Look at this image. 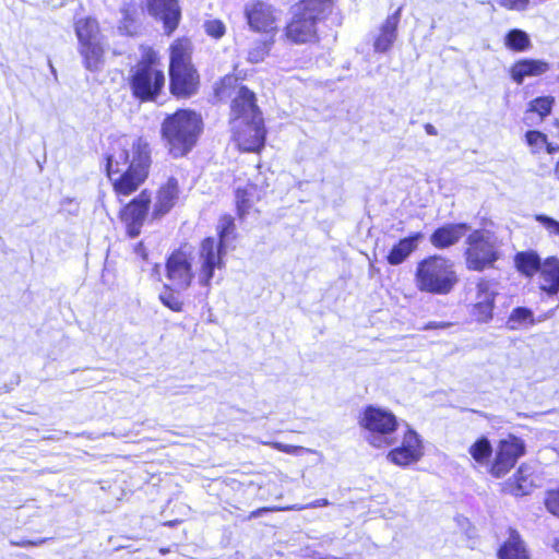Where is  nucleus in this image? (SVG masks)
Listing matches in <instances>:
<instances>
[{
    "mask_svg": "<svg viewBox=\"0 0 559 559\" xmlns=\"http://www.w3.org/2000/svg\"><path fill=\"white\" fill-rule=\"evenodd\" d=\"M151 165V150L142 138H122L107 157V174L118 197H128L144 182Z\"/></svg>",
    "mask_w": 559,
    "mask_h": 559,
    "instance_id": "obj_1",
    "label": "nucleus"
},
{
    "mask_svg": "<svg viewBox=\"0 0 559 559\" xmlns=\"http://www.w3.org/2000/svg\"><path fill=\"white\" fill-rule=\"evenodd\" d=\"M231 129L240 150L259 152L264 146L265 129L255 96L246 86H240L231 103Z\"/></svg>",
    "mask_w": 559,
    "mask_h": 559,
    "instance_id": "obj_2",
    "label": "nucleus"
},
{
    "mask_svg": "<svg viewBox=\"0 0 559 559\" xmlns=\"http://www.w3.org/2000/svg\"><path fill=\"white\" fill-rule=\"evenodd\" d=\"M201 116L188 109H179L167 116L162 123V135L174 157L188 154L202 132Z\"/></svg>",
    "mask_w": 559,
    "mask_h": 559,
    "instance_id": "obj_3",
    "label": "nucleus"
},
{
    "mask_svg": "<svg viewBox=\"0 0 559 559\" xmlns=\"http://www.w3.org/2000/svg\"><path fill=\"white\" fill-rule=\"evenodd\" d=\"M456 283L457 276L454 271V264L444 257L431 255L417 264L415 285L420 292L447 295Z\"/></svg>",
    "mask_w": 559,
    "mask_h": 559,
    "instance_id": "obj_4",
    "label": "nucleus"
},
{
    "mask_svg": "<svg viewBox=\"0 0 559 559\" xmlns=\"http://www.w3.org/2000/svg\"><path fill=\"white\" fill-rule=\"evenodd\" d=\"M170 91L178 97H189L195 93L199 76L190 62V43L178 39L170 47Z\"/></svg>",
    "mask_w": 559,
    "mask_h": 559,
    "instance_id": "obj_5",
    "label": "nucleus"
},
{
    "mask_svg": "<svg viewBox=\"0 0 559 559\" xmlns=\"http://www.w3.org/2000/svg\"><path fill=\"white\" fill-rule=\"evenodd\" d=\"M359 425L367 432L366 440L374 448H388L396 441L394 433L399 427L397 418L385 408L373 405L365 407Z\"/></svg>",
    "mask_w": 559,
    "mask_h": 559,
    "instance_id": "obj_6",
    "label": "nucleus"
},
{
    "mask_svg": "<svg viewBox=\"0 0 559 559\" xmlns=\"http://www.w3.org/2000/svg\"><path fill=\"white\" fill-rule=\"evenodd\" d=\"M157 61L156 52L147 49L134 68L131 88L133 95L141 100L155 99L165 85V74Z\"/></svg>",
    "mask_w": 559,
    "mask_h": 559,
    "instance_id": "obj_7",
    "label": "nucleus"
},
{
    "mask_svg": "<svg viewBox=\"0 0 559 559\" xmlns=\"http://www.w3.org/2000/svg\"><path fill=\"white\" fill-rule=\"evenodd\" d=\"M466 266L473 271L491 267L499 259V241L497 236L486 229L474 230L466 239Z\"/></svg>",
    "mask_w": 559,
    "mask_h": 559,
    "instance_id": "obj_8",
    "label": "nucleus"
},
{
    "mask_svg": "<svg viewBox=\"0 0 559 559\" xmlns=\"http://www.w3.org/2000/svg\"><path fill=\"white\" fill-rule=\"evenodd\" d=\"M75 34L84 67L88 71H98L103 64L104 48L97 21L92 17L78 20Z\"/></svg>",
    "mask_w": 559,
    "mask_h": 559,
    "instance_id": "obj_9",
    "label": "nucleus"
},
{
    "mask_svg": "<svg viewBox=\"0 0 559 559\" xmlns=\"http://www.w3.org/2000/svg\"><path fill=\"white\" fill-rule=\"evenodd\" d=\"M226 247L216 242L212 237L202 240L198 252V281L199 284L209 287L214 277L215 270L225 267L224 254Z\"/></svg>",
    "mask_w": 559,
    "mask_h": 559,
    "instance_id": "obj_10",
    "label": "nucleus"
},
{
    "mask_svg": "<svg viewBox=\"0 0 559 559\" xmlns=\"http://www.w3.org/2000/svg\"><path fill=\"white\" fill-rule=\"evenodd\" d=\"M321 14L298 4L285 28L286 38L294 44L314 41L317 39V22Z\"/></svg>",
    "mask_w": 559,
    "mask_h": 559,
    "instance_id": "obj_11",
    "label": "nucleus"
},
{
    "mask_svg": "<svg viewBox=\"0 0 559 559\" xmlns=\"http://www.w3.org/2000/svg\"><path fill=\"white\" fill-rule=\"evenodd\" d=\"M524 453L525 444L520 438L510 436L500 441L496 457L489 468L490 474L496 478L504 476Z\"/></svg>",
    "mask_w": 559,
    "mask_h": 559,
    "instance_id": "obj_12",
    "label": "nucleus"
},
{
    "mask_svg": "<svg viewBox=\"0 0 559 559\" xmlns=\"http://www.w3.org/2000/svg\"><path fill=\"white\" fill-rule=\"evenodd\" d=\"M166 275L177 290L187 289L194 276L188 254L178 250L170 254L166 263Z\"/></svg>",
    "mask_w": 559,
    "mask_h": 559,
    "instance_id": "obj_13",
    "label": "nucleus"
},
{
    "mask_svg": "<svg viewBox=\"0 0 559 559\" xmlns=\"http://www.w3.org/2000/svg\"><path fill=\"white\" fill-rule=\"evenodd\" d=\"M423 444L418 433L408 429L403 436L402 444L388 453V460L399 466L416 463L423 456Z\"/></svg>",
    "mask_w": 559,
    "mask_h": 559,
    "instance_id": "obj_14",
    "label": "nucleus"
},
{
    "mask_svg": "<svg viewBox=\"0 0 559 559\" xmlns=\"http://www.w3.org/2000/svg\"><path fill=\"white\" fill-rule=\"evenodd\" d=\"M245 16L249 27L254 32L269 33L276 28V11L263 1H254L245 5Z\"/></svg>",
    "mask_w": 559,
    "mask_h": 559,
    "instance_id": "obj_15",
    "label": "nucleus"
},
{
    "mask_svg": "<svg viewBox=\"0 0 559 559\" xmlns=\"http://www.w3.org/2000/svg\"><path fill=\"white\" fill-rule=\"evenodd\" d=\"M151 195L142 191L133 199L121 213V218L127 227V233L131 238L140 235L141 227L147 214Z\"/></svg>",
    "mask_w": 559,
    "mask_h": 559,
    "instance_id": "obj_16",
    "label": "nucleus"
},
{
    "mask_svg": "<svg viewBox=\"0 0 559 559\" xmlns=\"http://www.w3.org/2000/svg\"><path fill=\"white\" fill-rule=\"evenodd\" d=\"M496 296L495 283L486 280H480L477 283L475 302L472 309V316L477 322L485 323L491 320Z\"/></svg>",
    "mask_w": 559,
    "mask_h": 559,
    "instance_id": "obj_17",
    "label": "nucleus"
},
{
    "mask_svg": "<svg viewBox=\"0 0 559 559\" xmlns=\"http://www.w3.org/2000/svg\"><path fill=\"white\" fill-rule=\"evenodd\" d=\"M146 5L148 13L163 22L167 34L177 28L181 16L177 0H146Z\"/></svg>",
    "mask_w": 559,
    "mask_h": 559,
    "instance_id": "obj_18",
    "label": "nucleus"
},
{
    "mask_svg": "<svg viewBox=\"0 0 559 559\" xmlns=\"http://www.w3.org/2000/svg\"><path fill=\"white\" fill-rule=\"evenodd\" d=\"M402 7L394 13L389 15L381 24L378 35L373 40V49L376 52H388L397 38V26L401 20Z\"/></svg>",
    "mask_w": 559,
    "mask_h": 559,
    "instance_id": "obj_19",
    "label": "nucleus"
},
{
    "mask_svg": "<svg viewBox=\"0 0 559 559\" xmlns=\"http://www.w3.org/2000/svg\"><path fill=\"white\" fill-rule=\"evenodd\" d=\"M469 229L467 224H448L437 228L430 236L433 247L443 249L455 245Z\"/></svg>",
    "mask_w": 559,
    "mask_h": 559,
    "instance_id": "obj_20",
    "label": "nucleus"
},
{
    "mask_svg": "<svg viewBox=\"0 0 559 559\" xmlns=\"http://www.w3.org/2000/svg\"><path fill=\"white\" fill-rule=\"evenodd\" d=\"M550 69L548 62L536 59H522L515 62L511 68V78L522 84L525 78L538 76L546 73Z\"/></svg>",
    "mask_w": 559,
    "mask_h": 559,
    "instance_id": "obj_21",
    "label": "nucleus"
},
{
    "mask_svg": "<svg viewBox=\"0 0 559 559\" xmlns=\"http://www.w3.org/2000/svg\"><path fill=\"white\" fill-rule=\"evenodd\" d=\"M178 181L175 178H169L167 182L160 187L153 210V216L155 218L165 215L171 210L178 198Z\"/></svg>",
    "mask_w": 559,
    "mask_h": 559,
    "instance_id": "obj_22",
    "label": "nucleus"
},
{
    "mask_svg": "<svg viewBox=\"0 0 559 559\" xmlns=\"http://www.w3.org/2000/svg\"><path fill=\"white\" fill-rule=\"evenodd\" d=\"M534 469L528 464H522L512 479L507 483V490L513 496L528 495L534 487Z\"/></svg>",
    "mask_w": 559,
    "mask_h": 559,
    "instance_id": "obj_23",
    "label": "nucleus"
},
{
    "mask_svg": "<svg viewBox=\"0 0 559 559\" xmlns=\"http://www.w3.org/2000/svg\"><path fill=\"white\" fill-rule=\"evenodd\" d=\"M540 289L548 295L559 293V259L556 257L547 258L543 262L540 273Z\"/></svg>",
    "mask_w": 559,
    "mask_h": 559,
    "instance_id": "obj_24",
    "label": "nucleus"
},
{
    "mask_svg": "<svg viewBox=\"0 0 559 559\" xmlns=\"http://www.w3.org/2000/svg\"><path fill=\"white\" fill-rule=\"evenodd\" d=\"M423 237L421 233H415L409 237L401 239L393 246L386 257L389 264L399 265L403 263L417 249Z\"/></svg>",
    "mask_w": 559,
    "mask_h": 559,
    "instance_id": "obj_25",
    "label": "nucleus"
},
{
    "mask_svg": "<svg viewBox=\"0 0 559 559\" xmlns=\"http://www.w3.org/2000/svg\"><path fill=\"white\" fill-rule=\"evenodd\" d=\"M499 559H530L524 540L515 530L509 531L507 540L498 551Z\"/></svg>",
    "mask_w": 559,
    "mask_h": 559,
    "instance_id": "obj_26",
    "label": "nucleus"
},
{
    "mask_svg": "<svg viewBox=\"0 0 559 559\" xmlns=\"http://www.w3.org/2000/svg\"><path fill=\"white\" fill-rule=\"evenodd\" d=\"M259 199L257 186L247 183L245 187H238L236 190V207L240 218H243L254 202Z\"/></svg>",
    "mask_w": 559,
    "mask_h": 559,
    "instance_id": "obj_27",
    "label": "nucleus"
},
{
    "mask_svg": "<svg viewBox=\"0 0 559 559\" xmlns=\"http://www.w3.org/2000/svg\"><path fill=\"white\" fill-rule=\"evenodd\" d=\"M119 31L126 35H135L139 31L138 8L133 2H123L120 8Z\"/></svg>",
    "mask_w": 559,
    "mask_h": 559,
    "instance_id": "obj_28",
    "label": "nucleus"
},
{
    "mask_svg": "<svg viewBox=\"0 0 559 559\" xmlns=\"http://www.w3.org/2000/svg\"><path fill=\"white\" fill-rule=\"evenodd\" d=\"M518 270L524 275L532 277L538 271L542 273L543 263L536 252H519L514 258Z\"/></svg>",
    "mask_w": 559,
    "mask_h": 559,
    "instance_id": "obj_29",
    "label": "nucleus"
},
{
    "mask_svg": "<svg viewBox=\"0 0 559 559\" xmlns=\"http://www.w3.org/2000/svg\"><path fill=\"white\" fill-rule=\"evenodd\" d=\"M472 459L481 466H487L492 455V447L488 438L480 437L469 448Z\"/></svg>",
    "mask_w": 559,
    "mask_h": 559,
    "instance_id": "obj_30",
    "label": "nucleus"
},
{
    "mask_svg": "<svg viewBox=\"0 0 559 559\" xmlns=\"http://www.w3.org/2000/svg\"><path fill=\"white\" fill-rule=\"evenodd\" d=\"M218 242L227 247L236 237V226L233 216L224 215L219 218L217 224Z\"/></svg>",
    "mask_w": 559,
    "mask_h": 559,
    "instance_id": "obj_31",
    "label": "nucleus"
},
{
    "mask_svg": "<svg viewBox=\"0 0 559 559\" xmlns=\"http://www.w3.org/2000/svg\"><path fill=\"white\" fill-rule=\"evenodd\" d=\"M506 46L515 51H524L531 46L528 35L522 29H511L506 35Z\"/></svg>",
    "mask_w": 559,
    "mask_h": 559,
    "instance_id": "obj_32",
    "label": "nucleus"
},
{
    "mask_svg": "<svg viewBox=\"0 0 559 559\" xmlns=\"http://www.w3.org/2000/svg\"><path fill=\"white\" fill-rule=\"evenodd\" d=\"M526 322L530 324L534 323L533 312L525 307H518L512 310L508 320V325L511 330H515Z\"/></svg>",
    "mask_w": 559,
    "mask_h": 559,
    "instance_id": "obj_33",
    "label": "nucleus"
},
{
    "mask_svg": "<svg viewBox=\"0 0 559 559\" xmlns=\"http://www.w3.org/2000/svg\"><path fill=\"white\" fill-rule=\"evenodd\" d=\"M162 304L173 311H182V301L178 294H175L169 285L164 286V290L159 294Z\"/></svg>",
    "mask_w": 559,
    "mask_h": 559,
    "instance_id": "obj_34",
    "label": "nucleus"
},
{
    "mask_svg": "<svg viewBox=\"0 0 559 559\" xmlns=\"http://www.w3.org/2000/svg\"><path fill=\"white\" fill-rule=\"evenodd\" d=\"M554 105V97H537L530 103V110L538 114L540 118L548 116Z\"/></svg>",
    "mask_w": 559,
    "mask_h": 559,
    "instance_id": "obj_35",
    "label": "nucleus"
},
{
    "mask_svg": "<svg viewBox=\"0 0 559 559\" xmlns=\"http://www.w3.org/2000/svg\"><path fill=\"white\" fill-rule=\"evenodd\" d=\"M526 143L531 147L533 153H538L547 144V136L540 131L532 130L525 134Z\"/></svg>",
    "mask_w": 559,
    "mask_h": 559,
    "instance_id": "obj_36",
    "label": "nucleus"
},
{
    "mask_svg": "<svg viewBox=\"0 0 559 559\" xmlns=\"http://www.w3.org/2000/svg\"><path fill=\"white\" fill-rule=\"evenodd\" d=\"M269 45L266 41H257L248 51V61L258 63L269 53Z\"/></svg>",
    "mask_w": 559,
    "mask_h": 559,
    "instance_id": "obj_37",
    "label": "nucleus"
},
{
    "mask_svg": "<svg viewBox=\"0 0 559 559\" xmlns=\"http://www.w3.org/2000/svg\"><path fill=\"white\" fill-rule=\"evenodd\" d=\"M205 33L215 38H222L226 33V26L221 20H209L204 23Z\"/></svg>",
    "mask_w": 559,
    "mask_h": 559,
    "instance_id": "obj_38",
    "label": "nucleus"
},
{
    "mask_svg": "<svg viewBox=\"0 0 559 559\" xmlns=\"http://www.w3.org/2000/svg\"><path fill=\"white\" fill-rule=\"evenodd\" d=\"M535 219L543 225V227L554 236H559V222L544 214L535 216Z\"/></svg>",
    "mask_w": 559,
    "mask_h": 559,
    "instance_id": "obj_39",
    "label": "nucleus"
},
{
    "mask_svg": "<svg viewBox=\"0 0 559 559\" xmlns=\"http://www.w3.org/2000/svg\"><path fill=\"white\" fill-rule=\"evenodd\" d=\"M299 5L322 15L330 7V0H302Z\"/></svg>",
    "mask_w": 559,
    "mask_h": 559,
    "instance_id": "obj_40",
    "label": "nucleus"
},
{
    "mask_svg": "<svg viewBox=\"0 0 559 559\" xmlns=\"http://www.w3.org/2000/svg\"><path fill=\"white\" fill-rule=\"evenodd\" d=\"M498 4L507 10L523 12L530 7V0H497Z\"/></svg>",
    "mask_w": 559,
    "mask_h": 559,
    "instance_id": "obj_41",
    "label": "nucleus"
},
{
    "mask_svg": "<svg viewBox=\"0 0 559 559\" xmlns=\"http://www.w3.org/2000/svg\"><path fill=\"white\" fill-rule=\"evenodd\" d=\"M263 444L271 445L273 449H275L277 451H281V452H284L287 454H293V455H297V454L301 453L302 451H305V449L302 447L284 444L281 442H263Z\"/></svg>",
    "mask_w": 559,
    "mask_h": 559,
    "instance_id": "obj_42",
    "label": "nucleus"
},
{
    "mask_svg": "<svg viewBox=\"0 0 559 559\" xmlns=\"http://www.w3.org/2000/svg\"><path fill=\"white\" fill-rule=\"evenodd\" d=\"M546 508L550 513L559 518V489L548 493Z\"/></svg>",
    "mask_w": 559,
    "mask_h": 559,
    "instance_id": "obj_43",
    "label": "nucleus"
},
{
    "mask_svg": "<svg viewBox=\"0 0 559 559\" xmlns=\"http://www.w3.org/2000/svg\"><path fill=\"white\" fill-rule=\"evenodd\" d=\"M329 504H330L329 500L322 498V499H317L306 506L295 504L293 507H287L286 509L300 511V510L308 509V508L309 509L322 508V507H326Z\"/></svg>",
    "mask_w": 559,
    "mask_h": 559,
    "instance_id": "obj_44",
    "label": "nucleus"
},
{
    "mask_svg": "<svg viewBox=\"0 0 559 559\" xmlns=\"http://www.w3.org/2000/svg\"><path fill=\"white\" fill-rule=\"evenodd\" d=\"M282 510H287V509L286 508H278V507H263V508H259V509L250 512L249 515L247 516V520L257 519V518L262 516L265 513L275 512V511H282Z\"/></svg>",
    "mask_w": 559,
    "mask_h": 559,
    "instance_id": "obj_45",
    "label": "nucleus"
},
{
    "mask_svg": "<svg viewBox=\"0 0 559 559\" xmlns=\"http://www.w3.org/2000/svg\"><path fill=\"white\" fill-rule=\"evenodd\" d=\"M451 325H452V323H450V322H436V321H431V322H428L424 326V330L447 329V328H449Z\"/></svg>",
    "mask_w": 559,
    "mask_h": 559,
    "instance_id": "obj_46",
    "label": "nucleus"
},
{
    "mask_svg": "<svg viewBox=\"0 0 559 559\" xmlns=\"http://www.w3.org/2000/svg\"><path fill=\"white\" fill-rule=\"evenodd\" d=\"M545 147H546L547 153H549V154H554L557 151H559V145L552 144V143H548V142L545 145Z\"/></svg>",
    "mask_w": 559,
    "mask_h": 559,
    "instance_id": "obj_47",
    "label": "nucleus"
},
{
    "mask_svg": "<svg viewBox=\"0 0 559 559\" xmlns=\"http://www.w3.org/2000/svg\"><path fill=\"white\" fill-rule=\"evenodd\" d=\"M425 130H426L427 134H429V135H437L438 134L437 129L432 124H430V123L425 124Z\"/></svg>",
    "mask_w": 559,
    "mask_h": 559,
    "instance_id": "obj_48",
    "label": "nucleus"
},
{
    "mask_svg": "<svg viewBox=\"0 0 559 559\" xmlns=\"http://www.w3.org/2000/svg\"><path fill=\"white\" fill-rule=\"evenodd\" d=\"M552 549L559 554V537H555L551 543Z\"/></svg>",
    "mask_w": 559,
    "mask_h": 559,
    "instance_id": "obj_49",
    "label": "nucleus"
},
{
    "mask_svg": "<svg viewBox=\"0 0 559 559\" xmlns=\"http://www.w3.org/2000/svg\"><path fill=\"white\" fill-rule=\"evenodd\" d=\"M240 130H242L243 133H246V138L251 139L253 136V132L250 131L248 126H243L242 128H240Z\"/></svg>",
    "mask_w": 559,
    "mask_h": 559,
    "instance_id": "obj_50",
    "label": "nucleus"
},
{
    "mask_svg": "<svg viewBox=\"0 0 559 559\" xmlns=\"http://www.w3.org/2000/svg\"><path fill=\"white\" fill-rule=\"evenodd\" d=\"M16 545L25 547V546L36 545V543H33L29 540H23L21 543H16Z\"/></svg>",
    "mask_w": 559,
    "mask_h": 559,
    "instance_id": "obj_51",
    "label": "nucleus"
},
{
    "mask_svg": "<svg viewBox=\"0 0 559 559\" xmlns=\"http://www.w3.org/2000/svg\"><path fill=\"white\" fill-rule=\"evenodd\" d=\"M555 175H556L557 179L559 180V162L556 165Z\"/></svg>",
    "mask_w": 559,
    "mask_h": 559,
    "instance_id": "obj_52",
    "label": "nucleus"
}]
</instances>
